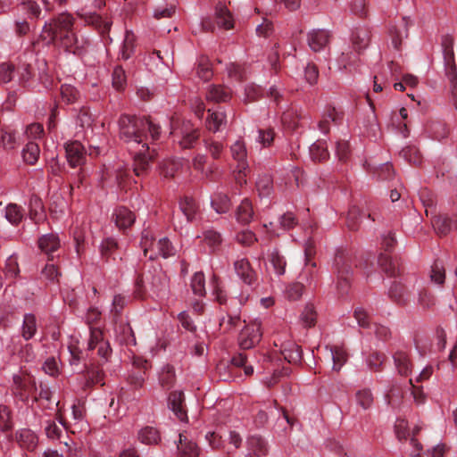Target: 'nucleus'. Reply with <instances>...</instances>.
<instances>
[{"label": "nucleus", "mask_w": 457, "mask_h": 457, "mask_svg": "<svg viewBox=\"0 0 457 457\" xmlns=\"http://www.w3.org/2000/svg\"><path fill=\"white\" fill-rule=\"evenodd\" d=\"M389 298L400 306H404L409 302V294L403 285L394 282L388 290Z\"/></svg>", "instance_id": "obj_22"}, {"label": "nucleus", "mask_w": 457, "mask_h": 457, "mask_svg": "<svg viewBox=\"0 0 457 457\" xmlns=\"http://www.w3.org/2000/svg\"><path fill=\"white\" fill-rule=\"evenodd\" d=\"M370 32L366 28L357 29L352 36V41L356 52L364 49L370 43Z\"/></svg>", "instance_id": "obj_28"}, {"label": "nucleus", "mask_w": 457, "mask_h": 457, "mask_svg": "<svg viewBox=\"0 0 457 457\" xmlns=\"http://www.w3.org/2000/svg\"><path fill=\"white\" fill-rule=\"evenodd\" d=\"M286 264L287 262L284 257L281 256L278 252L272 251L268 254V262L266 263L268 270L272 268L276 274L283 275L285 273Z\"/></svg>", "instance_id": "obj_29"}, {"label": "nucleus", "mask_w": 457, "mask_h": 457, "mask_svg": "<svg viewBox=\"0 0 457 457\" xmlns=\"http://www.w3.org/2000/svg\"><path fill=\"white\" fill-rule=\"evenodd\" d=\"M357 403L363 409H369L373 403V396L369 389L359 390L355 395Z\"/></svg>", "instance_id": "obj_50"}, {"label": "nucleus", "mask_w": 457, "mask_h": 457, "mask_svg": "<svg viewBox=\"0 0 457 457\" xmlns=\"http://www.w3.org/2000/svg\"><path fill=\"white\" fill-rule=\"evenodd\" d=\"M86 23L96 27L101 33H105L110 29L111 23L104 21L102 17L95 12H84L79 14Z\"/></svg>", "instance_id": "obj_27"}, {"label": "nucleus", "mask_w": 457, "mask_h": 457, "mask_svg": "<svg viewBox=\"0 0 457 457\" xmlns=\"http://www.w3.org/2000/svg\"><path fill=\"white\" fill-rule=\"evenodd\" d=\"M329 33L325 29H313L308 34L307 41L311 49L319 52L329 42Z\"/></svg>", "instance_id": "obj_14"}, {"label": "nucleus", "mask_w": 457, "mask_h": 457, "mask_svg": "<svg viewBox=\"0 0 457 457\" xmlns=\"http://www.w3.org/2000/svg\"><path fill=\"white\" fill-rule=\"evenodd\" d=\"M73 18L69 13H61L56 18L46 22L41 32L42 40L51 44L70 33L73 28Z\"/></svg>", "instance_id": "obj_3"}, {"label": "nucleus", "mask_w": 457, "mask_h": 457, "mask_svg": "<svg viewBox=\"0 0 457 457\" xmlns=\"http://www.w3.org/2000/svg\"><path fill=\"white\" fill-rule=\"evenodd\" d=\"M255 334L253 329L244 328L238 337V344L242 349H250L254 345Z\"/></svg>", "instance_id": "obj_42"}, {"label": "nucleus", "mask_w": 457, "mask_h": 457, "mask_svg": "<svg viewBox=\"0 0 457 457\" xmlns=\"http://www.w3.org/2000/svg\"><path fill=\"white\" fill-rule=\"evenodd\" d=\"M179 209L189 222L195 221L199 214V205L190 197H185L179 202Z\"/></svg>", "instance_id": "obj_23"}, {"label": "nucleus", "mask_w": 457, "mask_h": 457, "mask_svg": "<svg viewBox=\"0 0 457 457\" xmlns=\"http://www.w3.org/2000/svg\"><path fill=\"white\" fill-rule=\"evenodd\" d=\"M126 84V75L124 70L120 66H117L112 72V86L120 90Z\"/></svg>", "instance_id": "obj_56"}, {"label": "nucleus", "mask_w": 457, "mask_h": 457, "mask_svg": "<svg viewBox=\"0 0 457 457\" xmlns=\"http://www.w3.org/2000/svg\"><path fill=\"white\" fill-rule=\"evenodd\" d=\"M353 317L360 327L372 329L378 339L386 340L390 337L391 332L386 326L380 324H371L368 312L361 307H356L353 312Z\"/></svg>", "instance_id": "obj_8"}, {"label": "nucleus", "mask_w": 457, "mask_h": 457, "mask_svg": "<svg viewBox=\"0 0 457 457\" xmlns=\"http://www.w3.org/2000/svg\"><path fill=\"white\" fill-rule=\"evenodd\" d=\"M256 240L253 231L243 229L237 235V241L242 245H250Z\"/></svg>", "instance_id": "obj_63"}, {"label": "nucleus", "mask_w": 457, "mask_h": 457, "mask_svg": "<svg viewBox=\"0 0 457 457\" xmlns=\"http://www.w3.org/2000/svg\"><path fill=\"white\" fill-rule=\"evenodd\" d=\"M394 362L401 376H408L411 371V362L408 354L403 351H396L394 355Z\"/></svg>", "instance_id": "obj_26"}, {"label": "nucleus", "mask_w": 457, "mask_h": 457, "mask_svg": "<svg viewBox=\"0 0 457 457\" xmlns=\"http://www.w3.org/2000/svg\"><path fill=\"white\" fill-rule=\"evenodd\" d=\"M418 303L422 308L428 309L435 304V299L427 289H422L419 293Z\"/></svg>", "instance_id": "obj_62"}, {"label": "nucleus", "mask_w": 457, "mask_h": 457, "mask_svg": "<svg viewBox=\"0 0 457 457\" xmlns=\"http://www.w3.org/2000/svg\"><path fill=\"white\" fill-rule=\"evenodd\" d=\"M178 449L180 457H198L200 449L197 445L188 439L184 433H179Z\"/></svg>", "instance_id": "obj_18"}, {"label": "nucleus", "mask_w": 457, "mask_h": 457, "mask_svg": "<svg viewBox=\"0 0 457 457\" xmlns=\"http://www.w3.org/2000/svg\"><path fill=\"white\" fill-rule=\"evenodd\" d=\"M24 213L21 206L9 204L5 207L4 217L12 225H18L23 219Z\"/></svg>", "instance_id": "obj_35"}, {"label": "nucleus", "mask_w": 457, "mask_h": 457, "mask_svg": "<svg viewBox=\"0 0 457 457\" xmlns=\"http://www.w3.org/2000/svg\"><path fill=\"white\" fill-rule=\"evenodd\" d=\"M303 291V285L300 282H295L288 286L287 289V296L289 300L296 301L298 300Z\"/></svg>", "instance_id": "obj_60"}, {"label": "nucleus", "mask_w": 457, "mask_h": 457, "mask_svg": "<svg viewBox=\"0 0 457 457\" xmlns=\"http://www.w3.org/2000/svg\"><path fill=\"white\" fill-rule=\"evenodd\" d=\"M361 213V210L356 206H353L349 210L346 216V225L349 229L357 230L359 228Z\"/></svg>", "instance_id": "obj_49"}, {"label": "nucleus", "mask_w": 457, "mask_h": 457, "mask_svg": "<svg viewBox=\"0 0 457 457\" xmlns=\"http://www.w3.org/2000/svg\"><path fill=\"white\" fill-rule=\"evenodd\" d=\"M62 46L70 52L76 54L79 50V40L73 30L70 33L65 34L61 39H59Z\"/></svg>", "instance_id": "obj_48"}, {"label": "nucleus", "mask_w": 457, "mask_h": 457, "mask_svg": "<svg viewBox=\"0 0 457 457\" xmlns=\"http://www.w3.org/2000/svg\"><path fill=\"white\" fill-rule=\"evenodd\" d=\"M135 47V35L131 31H126L125 37L123 40V44L120 48V57L123 60H128L130 58L134 52Z\"/></svg>", "instance_id": "obj_39"}, {"label": "nucleus", "mask_w": 457, "mask_h": 457, "mask_svg": "<svg viewBox=\"0 0 457 457\" xmlns=\"http://www.w3.org/2000/svg\"><path fill=\"white\" fill-rule=\"evenodd\" d=\"M400 156L412 165H419L421 162L420 154L413 145L403 148Z\"/></svg>", "instance_id": "obj_41"}, {"label": "nucleus", "mask_w": 457, "mask_h": 457, "mask_svg": "<svg viewBox=\"0 0 457 457\" xmlns=\"http://www.w3.org/2000/svg\"><path fill=\"white\" fill-rule=\"evenodd\" d=\"M61 96L66 104H73L79 97V92L71 85L64 84L61 87Z\"/></svg>", "instance_id": "obj_44"}, {"label": "nucleus", "mask_w": 457, "mask_h": 457, "mask_svg": "<svg viewBox=\"0 0 457 457\" xmlns=\"http://www.w3.org/2000/svg\"><path fill=\"white\" fill-rule=\"evenodd\" d=\"M310 154L313 161L322 162L328 158L327 142L325 140H318L310 147Z\"/></svg>", "instance_id": "obj_33"}, {"label": "nucleus", "mask_w": 457, "mask_h": 457, "mask_svg": "<svg viewBox=\"0 0 457 457\" xmlns=\"http://www.w3.org/2000/svg\"><path fill=\"white\" fill-rule=\"evenodd\" d=\"M215 17L220 28L230 29L234 27L233 16L225 4H218L216 5Z\"/></svg>", "instance_id": "obj_21"}, {"label": "nucleus", "mask_w": 457, "mask_h": 457, "mask_svg": "<svg viewBox=\"0 0 457 457\" xmlns=\"http://www.w3.org/2000/svg\"><path fill=\"white\" fill-rule=\"evenodd\" d=\"M235 270L238 277L245 283L252 284L255 278V272L247 259H240L235 262Z\"/></svg>", "instance_id": "obj_19"}, {"label": "nucleus", "mask_w": 457, "mask_h": 457, "mask_svg": "<svg viewBox=\"0 0 457 457\" xmlns=\"http://www.w3.org/2000/svg\"><path fill=\"white\" fill-rule=\"evenodd\" d=\"M38 246L42 252L50 254L59 248L60 240L56 235L47 234L39 238Z\"/></svg>", "instance_id": "obj_32"}, {"label": "nucleus", "mask_w": 457, "mask_h": 457, "mask_svg": "<svg viewBox=\"0 0 457 457\" xmlns=\"http://www.w3.org/2000/svg\"><path fill=\"white\" fill-rule=\"evenodd\" d=\"M410 24L411 21L406 17H403L400 23L390 30L392 44L396 50L400 49L403 39L408 37V27Z\"/></svg>", "instance_id": "obj_15"}, {"label": "nucleus", "mask_w": 457, "mask_h": 457, "mask_svg": "<svg viewBox=\"0 0 457 457\" xmlns=\"http://www.w3.org/2000/svg\"><path fill=\"white\" fill-rule=\"evenodd\" d=\"M253 215L254 210L252 202L248 198H245L237 210V221L241 224H248L253 220Z\"/></svg>", "instance_id": "obj_24"}, {"label": "nucleus", "mask_w": 457, "mask_h": 457, "mask_svg": "<svg viewBox=\"0 0 457 457\" xmlns=\"http://www.w3.org/2000/svg\"><path fill=\"white\" fill-rule=\"evenodd\" d=\"M301 320L305 327H312L316 323V312L312 304H307L302 313Z\"/></svg>", "instance_id": "obj_55"}, {"label": "nucleus", "mask_w": 457, "mask_h": 457, "mask_svg": "<svg viewBox=\"0 0 457 457\" xmlns=\"http://www.w3.org/2000/svg\"><path fill=\"white\" fill-rule=\"evenodd\" d=\"M331 355L334 362L333 369L335 370H339L341 367L347 361V354L345 350L338 346H334L331 348Z\"/></svg>", "instance_id": "obj_46"}, {"label": "nucleus", "mask_w": 457, "mask_h": 457, "mask_svg": "<svg viewBox=\"0 0 457 457\" xmlns=\"http://www.w3.org/2000/svg\"><path fill=\"white\" fill-rule=\"evenodd\" d=\"M337 274V290L341 295H346L350 288V276L353 272V259L347 250H337L334 259Z\"/></svg>", "instance_id": "obj_4"}, {"label": "nucleus", "mask_w": 457, "mask_h": 457, "mask_svg": "<svg viewBox=\"0 0 457 457\" xmlns=\"http://www.w3.org/2000/svg\"><path fill=\"white\" fill-rule=\"evenodd\" d=\"M4 271L5 276L9 278H15L19 275L20 268L18 264V258L15 254H12L6 259Z\"/></svg>", "instance_id": "obj_45"}, {"label": "nucleus", "mask_w": 457, "mask_h": 457, "mask_svg": "<svg viewBox=\"0 0 457 457\" xmlns=\"http://www.w3.org/2000/svg\"><path fill=\"white\" fill-rule=\"evenodd\" d=\"M230 152L233 159L237 162L234 170L236 180L242 184L245 182L244 178L246 176L248 170V163L246 161V148L243 141L237 140L231 147Z\"/></svg>", "instance_id": "obj_6"}, {"label": "nucleus", "mask_w": 457, "mask_h": 457, "mask_svg": "<svg viewBox=\"0 0 457 457\" xmlns=\"http://www.w3.org/2000/svg\"><path fill=\"white\" fill-rule=\"evenodd\" d=\"M280 355L289 363H297L302 360V350L299 346L295 345L293 349H285Z\"/></svg>", "instance_id": "obj_52"}, {"label": "nucleus", "mask_w": 457, "mask_h": 457, "mask_svg": "<svg viewBox=\"0 0 457 457\" xmlns=\"http://www.w3.org/2000/svg\"><path fill=\"white\" fill-rule=\"evenodd\" d=\"M141 248L145 257L155 260L158 257L168 258L175 254V248L167 237L155 240L150 230L145 229L142 232Z\"/></svg>", "instance_id": "obj_2"}, {"label": "nucleus", "mask_w": 457, "mask_h": 457, "mask_svg": "<svg viewBox=\"0 0 457 457\" xmlns=\"http://www.w3.org/2000/svg\"><path fill=\"white\" fill-rule=\"evenodd\" d=\"M120 137L135 147L133 170L137 176L143 175L149 168V138L157 140L161 134L159 125L148 118L122 115L119 120Z\"/></svg>", "instance_id": "obj_1"}, {"label": "nucleus", "mask_w": 457, "mask_h": 457, "mask_svg": "<svg viewBox=\"0 0 457 457\" xmlns=\"http://www.w3.org/2000/svg\"><path fill=\"white\" fill-rule=\"evenodd\" d=\"M153 289L156 296L163 298L168 294V283L165 278H154L153 281Z\"/></svg>", "instance_id": "obj_57"}, {"label": "nucleus", "mask_w": 457, "mask_h": 457, "mask_svg": "<svg viewBox=\"0 0 457 457\" xmlns=\"http://www.w3.org/2000/svg\"><path fill=\"white\" fill-rule=\"evenodd\" d=\"M37 330V321L36 316L32 313L25 314L21 328V337L28 341L36 335Z\"/></svg>", "instance_id": "obj_25"}, {"label": "nucleus", "mask_w": 457, "mask_h": 457, "mask_svg": "<svg viewBox=\"0 0 457 457\" xmlns=\"http://www.w3.org/2000/svg\"><path fill=\"white\" fill-rule=\"evenodd\" d=\"M230 90L222 86H212L207 93V99L213 102H227L230 97Z\"/></svg>", "instance_id": "obj_34"}, {"label": "nucleus", "mask_w": 457, "mask_h": 457, "mask_svg": "<svg viewBox=\"0 0 457 457\" xmlns=\"http://www.w3.org/2000/svg\"><path fill=\"white\" fill-rule=\"evenodd\" d=\"M206 160L207 158L204 154H196L193 159V167L201 171L205 178H211L213 173V167L210 166L207 169H204Z\"/></svg>", "instance_id": "obj_47"}, {"label": "nucleus", "mask_w": 457, "mask_h": 457, "mask_svg": "<svg viewBox=\"0 0 457 457\" xmlns=\"http://www.w3.org/2000/svg\"><path fill=\"white\" fill-rule=\"evenodd\" d=\"M432 225L439 236H445L456 228L457 220L447 215H436L433 217Z\"/></svg>", "instance_id": "obj_13"}, {"label": "nucleus", "mask_w": 457, "mask_h": 457, "mask_svg": "<svg viewBox=\"0 0 457 457\" xmlns=\"http://www.w3.org/2000/svg\"><path fill=\"white\" fill-rule=\"evenodd\" d=\"M196 72L198 77L204 80H209L212 78V71L206 58H202L199 61Z\"/></svg>", "instance_id": "obj_54"}, {"label": "nucleus", "mask_w": 457, "mask_h": 457, "mask_svg": "<svg viewBox=\"0 0 457 457\" xmlns=\"http://www.w3.org/2000/svg\"><path fill=\"white\" fill-rule=\"evenodd\" d=\"M21 7L30 17L37 18L41 12V9L34 0H23Z\"/></svg>", "instance_id": "obj_61"}, {"label": "nucleus", "mask_w": 457, "mask_h": 457, "mask_svg": "<svg viewBox=\"0 0 457 457\" xmlns=\"http://www.w3.org/2000/svg\"><path fill=\"white\" fill-rule=\"evenodd\" d=\"M203 241L211 247L219 245L221 242V237L220 233L214 230H206L203 234Z\"/></svg>", "instance_id": "obj_59"}, {"label": "nucleus", "mask_w": 457, "mask_h": 457, "mask_svg": "<svg viewBox=\"0 0 457 457\" xmlns=\"http://www.w3.org/2000/svg\"><path fill=\"white\" fill-rule=\"evenodd\" d=\"M112 216L116 226L120 229L130 227L135 221V215L126 207H118Z\"/></svg>", "instance_id": "obj_20"}, {"label": "nucleus", "mask_w": 457, "mask_h": 457, "mask_svg": "<svg viewBox=\"0 0 457 457\" xmlns=\"http://www.w3.org/2000/svg\"><path fill=\"white\" fill-rule=\"evenodd\" d=\"M378 263L387 275L394 277L398 274V269L388 254L381 253Z\"/></svg>", "instance_id": "obj_40"}, {"label": "nucleus", "mask_w": 457, "mask_h": 457, "mask_svg": "<svg viewBox=\"0 0 457 457\" xmlns=\"http://www.w3.org/2000/svg\"><path fill=\"white\" fill-rule=\"evenodd\" d=\"M174 141L182 148H191L199 138V130L190 121H184L171 132Z\"/></svg>", "instance_id": "obj_7"}, {"label": "nucleus", "mask_w": 457, "mask_h": 457, "mask_svg": "<svg viewBox=\"0 0 457 457\" xmlns=\"http://www.w3.org/2000/svg\"><path fill=\"white\" fill-rule=\"evenodd\" d=\"M212 206L217 213H226L231 207L229 197L221 192L214 194L212 198Z\"/></svg>", "instance_id": "obj_31"}, {"label": "nucleus", "mask_w": 457, "mask_h": 457, "mask_svg": "<svg viewBox=\"0 0 457 457\" xmlns=\"http://www.w3.org/2000/svg\"><path fill=\"white\" fill-rule=\"evenodd\" d=\"M449 80L452 85V95L455 108L457 109V71L455 65H452L447 72Z\"/></svg>", "instance_id": "obj_64"}, {"label": "nucleus", "mask_w": 457, "mask_h": 457, "mask_svg": "<svg viewBox=\"0 0 457 457\" xmlns=\"http://www.w3.org/2000/svg\"><path fill=\"white\" fill-rule=\"evenodd\" d=\"M169 407L180 421H187V415L184 409V394L182 391H174L169 395Z\"/></svg>", "instance_id": "obj_12"}, {"label": "nucleus", "mask_w": 457, "mask_h": 457, "mask_svg": "<svg viewBox=\"0 0 457 457\" xmlns=\"http://www.w3.org/2000/svg\"><path fill=\"white\" fill-rule=\"evenodd\" d=\"M281 361L280 356L278 353H272L269 356H266L263 360V362H269L270 364L267 367H264L265 370H268V373H272V378L270 380H264L263 383L266 384L269 387L278 382V378L281 376V371L278 370V361Z\"/></svg>", "instance_id": "obj_16"}, {"label": "nucleus", "mask_w": 457, "mask_h": 457, "mask_svg": "<svg viewBox=\"0 0 457 457\" xmlns=\"http://www.w3.org/2000/svg\"><path fill=\"white\" fill-rule=\"evenodd\" d=\"M342 120V112H337L335 107H328L318 123V128L322 133L328 134L331 123L339 125Z\"/></svg>", "instance_id": "obj_10"}, {"label": "nucleus", "mask_w": 457, "mask_h": 457, "mask_svg": "<svg viewBox=\"0 0 457 457\" xmlns=\"http://www.w3.org/2000/svg\"><path fill=\"white\" fill-rule=\"evenodd\" d=\"M16 439L21 448L34 451L37 445V435L29 428L20 429L16 434Z\"/></svg>", "instance_id": "obj_17"}, {"label": "nucleus", "mask_w": 457, "mask_h": 457, "mask_svg": "<svg viewBox=\"0 0 457 457\" xmlns=\"http://www.w3.org/2000/svg\"><path fill=\"white\" fill-rule=\"evenodd\" d=\"M350 154L349 143L345 140H339L336 145V154L339 161L345 162Z\"/></svg>", "instance_id": "obj_58"}, {"label": "nucleus", "mask_w": 457, "mask_h": 457, "mask_svg": "<svg viewBox=\"0 0 457 457\" xmlns=\"http://www.w3.org/2000/svg\"><path fill=\"white\" fill-rule=\"evenodd\" d=\"M159 381L163 388H171L175 383L174 368L169 364L163 366L159 375Z\"/></svg>", "instance_id": "obj_36"}, {"label": "nucleus", "mask_w": 457, "mask_h": 457, "mask_svg": "<svg viewBox=\"0 0 457 457\" xmlns=\"http://www.w3.org/2000/svg\"><path fill=\"white\" fill-rule=\"evenodd\" d=\"M430 279L436 285H443L445 279V269L444 262L436 260L431 266Z\"/></svg>", "instance_id": "obj_38"}, {"label": "nucleus", "mask_w": 457, "mask_h": 457, "mask_svg": "<svg viewBox=\"0 0 457 457\" xmlns=\"http://www.w3.org/2000/svg\"><path fill=\"white\" fill-rule=\"evenodd\" d=\"M386 356L381 353H372L369 355L367 363L370 370L379 371L385 361Z\"/></svg>", "instance_id": "obj_51"}, {"label": "nucleus", "mask_w": 457, "mask_h": 457, "mask_svg": "<svg viewBox=\"0 0 457 457\" xmlns=\"http://www.w3.org/2000/svg\"><path fill=\"white\" fill-rule=\"evenodd\" d=\"M205 121V126L208 130L215 133L223 129L227 125V115L221 108L211 111Z\"/></svg>", "instance_id": "obj_11"}, {"label": "nucleus", "mask_w": 457, "mask_h": 457, "mask_svg": "<svg viewBox=\"0 0 457 457\" xmlns=\"http://www.w3.org/2000/svg\"><path fill=\"white\" fill-rule=\"evenodd\" d=\"M66 157L69 164L75 168L83 163L85 159L84 146L79 141L67 143L65 145Z\"/></svg>", "instance_id": "obj_9"}, {"label": "nucleus", "mask_w": 457, "mask_h": 457, "mask_svg": "<svg viewBox=\"0 0 457 457\" xmlns=\"http://www.w3.org/2000/svg\"><path fill=\"white\" fill-rule=\"evenodd\" d=\"M262 21L261 24H259V37H263L264 42L260 43L262 46H265L266 48H270L271 54L269 56V62L272 67V69L277 71V62L278 61V55L277 51H274L277 48L278 42L276 41V34H275V28L273 25V22L269 20L267 17L262 18Z\"/></svg>", "instance_id": "obj_5"}, {"label": "nucleus", "mask_w": 457, "mask_h": 457, "mask_svg": "<svg viewBox=\"0 0 457 457\" xmlns=\"http://www.w3.org/2000/svg\"><path fill=\"white\" fill-rule=\"evenodd\" d=\"M40 155V149L37 143L34 142H29L26 146L23 148L22 151V156L23 160L30 164H35Z\"/></svg>", "instance_id": "obj_37"}, {"label": "nucleus", "mask_w": 457, "mask_h": 457, "mask_svg": "<svg viewBox=\"0 0 457 457\" xmlns=\"http://www.w3.org/2000/svg\"><path fill=\"white\" fill-rule=\"evenodd\" d=\"M191 287L195 295L204 296L205 295V278L203 272H195L191 279Z\"/></svg>", "instance_id": "obj_43"}, {"label": "nucleus", "mask_w": 457, "mask_h": 457, "mask_svg": "<svg viewBox=\"0 0 457 457\" xmlns=\"http://www.w3.org/2000/svg\"><path fill=\"white\" fill-rule=\"evenodd\" d=\"M138 440L145 445H157L161 441V435L155 428L145 427L139 430Z\"/></svg>", "instance_id": "obj_30"}, {"label": "nucleus", "mask_w": 457, "mask_h": 457, "mask_svg": "<svg viewBox=\"0 0 457 457\" xmlns=\"http://www.w3.org/2000/svg\"><path fill=\"white\" fill-rule=\"evenodd\" d=\"M103 339V332L101 329L97 328H90L89 338L87 343V349L93 350L98 347Z\"/></svg>", "instance_id": "obj_53"}]
</instances>
